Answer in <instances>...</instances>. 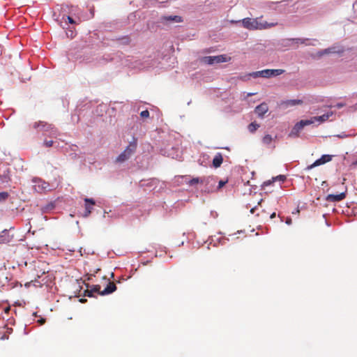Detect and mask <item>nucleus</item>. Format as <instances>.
Segmentation results:
<instances>
[{"label": "nucleus", "mask_w": 357, "mask_h": 357, "mask_svg": "<svg viewBox=\"0 0 357 357\" xmlns=\"http://www.w3.org/2000/svg\"><path fill=\"white\" fill-rule=\"evenodd\" d=\"M243 26L249 30H262L275 26L277 23L261 22L259 18L246 17L242 20Z\"/></svg>", "instance_id": "obj_1"}, {"label": "nucleus", "mask_w": 357, "mask_h": 357, "mask_svg": "<svg viewBox=\"0 0 357 357\" xmlns=\"http://www.w3.org/2000/svg\"><path fill=\"white\" fill-rule=\"evenodd\" d=\"M137 146V139L134 138L133 141L130 142L126 149L116 158V162L122 163L128 160L136 151Z\"/></svg>", "instance_id": "obj_2"}, {"label": "nucleus", "mask_w": 357, "mask_h": 357, "mask_svg": "<svg viewBox=\"0 0 357 357\" xmlns=\"http://www.w3.org/2000/svg\"><path fill=\"white\" fill-rule=\"evenodd\" d=\"M284 73V70L282 69H265L259 71L252 72L248 74V76L254 78L264 77L269 78L271 77H276L282 75Z\"/></svg>", "instance_id": "obj_3"}, {"label": "nucleus", "mask_w": 357, "mask_h": 357, "mask_svg": "<svg viewBox=\"0 0 357 357\" xmlns=\"http://www.w3.org/2000/svg\"><path fill=\"white\" fill-rule=\"evenodd\" d=\"M230 59L226 55H218V56H208L202 58V61L207 64H213V63H219L227 62Z\"/></svg>", "instance_id": "obj_4"}, {"label": "nucleus", "mask_w": 357, "mask_h": 357, "mask_svg": "<svg viewBox=\"0 0 357 357\" xmlns=\"http://www.w3.org/2000/svg\"><path fill=\"white\" fill-rule=\"evenodd\" d=\"M332 158H333V155H328V154L323 155L320 158H319L317 160H315L312 164L307 166L305 168V171H310V169H312L314 167H316L319 166V165H324V164L331 161Z\"/></svg>", "instance_id": "obj_5"}, {"label": "nucleus", "mask_w": 357, "mask_h": 357, "mask_svg": "<svg viewBox=\"0 0 357 357\" xmlns=\"http://www.w3.org/2000/svg\"><path fill=\"white\" fill-rule=\"evenodd\" d=\"M84 202H85V206H84L85 211L83 214V216L84 218H87L91 213V211L93 210V206L96 204V202H95L94 199H93L91 198H85Z\"/></svg>", "instance_id": "obj_6"}, {"label": "nucleus", "mask_w": 357, "mask_h": 357, "mask_svg": "<svg viewBox=\"0 0 357 357\" xmlns=\"http://www.w3.org/2000/svg\"><path fill=\"white\" fill-rule=\"evenodd\" d=\"M346 197V192H341L338 195H328L326 199L328 202H336L344 199Z\"/></svg>", "instance_id": "obj_7"}, {"label": "nucleus", "mask_w": 357, "mask_h": 357, "mask_svg": "<svg viewBox=\"0 0 357 357\" xmlns=\"http://www.w3.org/2000/svg\"><path fill=\"white\" fill-rule=\"evenodd\" d=\"M268 107L266 103L263 102L256 107L255 112L259 117H263L264 115L268 112Z\"/></svg>", "instance_id": "obj_8"}, {"label": "nucleus", "mask_w": 357, "mask_h": 357, "mask_svg": "<svg viewBox=\"0 0 357 357\" xmlns=\"http://www.w3.org/2000/svg\"><path fill=\"white\" fill-rule=\"evenodd\" d=\"M13 240V236L9 234L7 230H4L0 233V244L1 243H8Z\"/></svg>", "instance_id": "obj_9"}, {"label": "nucleus", "mask_w": 357, "mask_h": 357, "mask_svg": "<svg viewBox=\"0 0 357 357\" xmlns=\"http://www.w3.org/2000/svg\"><path fill=\"white\" fill-rule=\"evenodd\" d=\"M162 22H182V17L178 15H170V16H162L161 17Z\"/></svg>", "instance_id": "obj_10"}, {"label": "nucleus", "mask_w": 357, "mask_h": 357, "mask_svg": "<svg viewBox=\"0 0 357 357\" xmlns=\"http://www.w3.org/2000/svg\"><path fill=\"white\" fill-rule=\"evenodd\" d=\"M116 289V286L114 282H109L107 286L105 288L103 291L100 292V295H106L109 294L114 291H115Z\"/></svg>", "instance_id": "obj_11"}, {"label": "nucleus", "mask_w": 357, "mask_h": 357, "mask_svg": "<svg viewBox=\"0 0 357 357\" xmlns=\"http://www.w3.org/2000/svg\"><path fill=\"white\" fill-rule=\"evenodd\" d=\"M334 114V112L332 111H330L327 112L326 114H324L321 116H314V119L316 122H319V123L325 122L329 119L331 116H332Z\"/></svg>", "instance_id": "obj_12"}, {"label": "nucleus", "mask_w": 357, "mask_h": 357, "mask_svg": "<svg viewBox=\"0 0 357 357\" xmlns=\"http://www.w3.org/2000/svg\"><path fill=\"white\" fill-rule=\"evenodd\" d=\"M223 162L222 153H218L213 159V166L215 168L220 167Z\"/></svg>", "instance_id": "obj_13"}, {"label": "nucleus", "mask_w": 357, "mask_h": 357, "mask_svg": "<svg viewBox=\"0 0 357 357\" xmlns=\"http://www.w3.org/2000/svg\"><path fill=\"white\" fill-rule=\"evenodd\" d=\"M303 100H287L285 101L282 102L281 105H284L286 107H293L297 105H302Z\"/></svg>", "instance_id": "obj_14"}, {"label": "nucleus", "mask_w": 357, "mask_h": 357, "mask_svg": "<svg viewBox=\"0 0 357 357\" xmlns=\"http://www.w3.org/2000/svg\"><path fill=\"white\" fill-rule=\"evenodd\" d=\"M316 121L314 119V116L312 117L310 119H306V120H301L299 122L297 123V128H304L306 126L311 125L314 123H315Z\"/></svg>", "instance_id": "obj_15"}, {"label": "nucleus", "mask_w": 357, "mask_h": 357, "mask_svg": "<svg viewBox=\"0 0 357 357\" xmlns=\"http://www.w3.org/2000/svg\"><path fill=\"white\" fill-rule=\"evenodd\" d=\"M100 287L99 285H94L91 290L87 289L85 291L84 296L91 297L92 296L93 292H98L100 294Z\"/></svg>", "instance_id": "obj_16"}, {"label": "nucleus", "mask_w": 357, "mask_h": 357, "mask_svg": "<svg viewBox=\"0 0 357 357\" xmlns=\"http://www.w3.org/2000/svg\"><path fill=\"white\" fill-rule=\"evenodd\" d=\"M40 126H41V127H43V128L47 127V129H52V128H53L52 127V125H50V124H49V125H48V124H47V123H46L45 122H44V121L35 122V123H33V128H36H36H38V127H40Z\"/></svg>", "instance_id": "obj_17"}, {"label": "nucleus", "mask_w": 357, "mask_h": 357, "mask_svg": "<svg viewBox=\"0 0 357 357\" xmlns=\"http://www.w3.org/2000/svg\"><path fill=\"white\" fill-rule=\"evenodd\" d=\"M303 129V128H297V123L294 126L291 132L289 133L290 137H296L298 135L299 132Z\"/></svg>", "instance_id": "obj_18"}, {"label": "nucleus", "mask_w": 357, "mask_h": 357, "mask_svg": "<svg viewBox=\"0 0 357 357\" xmlns=\"http://www.w3.org/2000/svg\"><path fill=\"white\" fill-rule=\"evenodd\" d=\"M262 142L264 144L266 145H269L271 144V142H273V137L271 135H266L263 139H262Z\"/></svg>", "instance_id": "obj_19"}, {"label": "nucleus", "mask_w": 357, "mask_h": 357, "mask_svg": "<svg viewBox=\"0 0 357 357\" xmlns=\"http://www.w3.org/2000/svg\"><path fill=\"white\" fill-rule=\"evenodd\" d=\"M9 197V194L7 192H0V204L4 203Z\"/></svg>", "instance_id": "obj_20"}, {"label": "nucleus", "mask_w": 357, "mask_h": 357, "mask_svg": "<svg viewBox=\"0 0 357 357\" xmlns=\"http://www.w3.org/2000/svg\"><path fill=\"white\" fill-rule=\"evenodd\" d=\"M259 127V125L256 123L255 122H252L251 123L249 126H248V129L250 130V132H254L255 130H257V129Z\"/></svg>", "instance_id": "obj_21"}, {"label": "nucleus", "mask_w": 357, "mask_h": 357, "mask_svg": "<svg viewBox=\"0 0 357 357\" xmlns=\"http://www.w3.org/2000/svg\"><path fill=\"white\" fill-rule=\"evenodd\" d=\"M38 187L40 188L42 190H47L49 184L45 181H43V182H40V184H38Z\"/></svg>", "instance_id": "obj_22"}, {"label": "nucleus", "mask_w": 357, "mask_h": 357, "mask_svg": "<svg viewBox=\"0 0 357 357\" xmlns=\"http://www.w3.org/2000/svg\"><path fill=\"white\" fill-rule=\"evenodd\" d=\"M199 182H202V181H201L199 178H192V180H190L189 181V185H195Z\"/></svg>", "instance_id": "obj_23"}, {"label": "nucleus", "mask_w": 357, "mask_h": 357, "mask_svg": "<svg viewBox=\"0 0 357 357\" xmlns=\"http://www.w3.org/2000/svg\"><path fill=\"white\" fill-rule=\"evenodd\" d=\"M140 116L142 118H148L149 116V112L147 109L144 110L141 112Z\"/></svg>", "instance_id": "obj_24"}, {"label": "nucleus", "mask_w": 357, "mask_h": 357, "mask_svg": "<svg viewBox=\"0 0 357 357\" xmlns=\"http://www.w3.org/2000/svg\"><path fill=\"white\" fill-rule=\"evenodd\" d=\"M332 51H331V48H328V49H326L323 51H321L319 52V56H322L324 54H329V53H331Z\"/></svg>", "instance_id": "obj_25"}, {"label": "nucleus", "mask_w": 357, "mask_h": 357, "mask_svg": "<svg viewBox=\"0 0 357 357\" xmlns=\"http://www.w3.org/2000/svg\"><path fill=\"white\" fill-rule=\"evenodd\" d=\"M43 144L46 147H51L52 146L54 142L52 140H45Z\"/></svg>", "instance_id": "obj_26"}, {"label": "nucleus", "mask_w": 357, "mask_h": 357, "mask_svg": "<svg viewBox=\"0 0 357 357\" xmlns=\"http://www.w3.org/2000/svg\"><path fill=\"white\" fill-rule=\"evenodd\" d=\"M273 181L280 180L284 181L286 179V177L284 175H280L276 176L275 178H273Z\"/></svg>", "instance_id": "obj_27"}, {"label": "nucleus", "mask_w": 357, "mask_h": 357, "mask_svg": "<svg viewBox=\"0 0 357 357\" xmlns=\"http://www.w3.org/2000/svg\"><path fill=\"white\" fill-rule=\"evenodd\" d=\"M227 181H219V183H218V189L222 188V187L226 184V183H227Z\"/></svg>", "instance_id": "obj_28"}, {"label": "nucleus", "mask_w": 357, "mask_h": 357, "mask_svg": "<svg viewBox=\"0 0 357 357\" xmlns=\"http://www.w3.org/2000/svg\"><path fill=\"white\" fill-rule=\"evenodd\" d=\"M67 20H68V22L70 23V24H75V22L74 21V20L70 17V16H67Z\"/></svg>", "instance_id": "obj_29"}, {"label": "nucleus", "mask_w": 357, "mask_h": 357, "mask_svg": "<svg viewBox=\"0 0 357 357\" xmlns=\"http://www.w3.org/2000/svg\"><path fill=\"white\" fill-rule=\"evenodd\" d=\"M345 105H346L345 103L339 102V103L335 105V107H337V108H342L344 106H345Z\"/></svg>", "instance_id": "obj_30"}, {"label": "nucleus", "mask_w": 357, "mask_h": 357, "mask_svg": "<svg viewBox=\"0 0 357 357\" xmlns=\"http://www.w3.org/2000/svg\"><path fill=\"white\" fill-rule=\"evenodd\" d=\"M38 322L40 324V325H43V324L45 323V319H43V318H41L40 319L38 320Z\"/></svg>", "instance_id": "obj_31"}, {"label": "nucleus", "mask_w": 357, "mask_h": 357, "mask_svg": "<svg viewBox=\"0 0 357 357\" xmlns=\"http://www.w3.org/2000/svg\"><path fill=\"white\" fill-rule=\"evenodd\" d=\"M286 223L289 225H291V218H287L286 220Z\"/></svg>", "instance_id": "obj_32"}, {"label": "nucleus", "mask_w": 357, "mask_h": 357, "mask_svg": "<svg viewBox=\"0 0 357 357\" xmlns=\"http://www.w3.org/2000/svg\"><path fill=\"white\" fill-rule=\"evenodd\" d=\"M45 271H41V272H40V275L39 273H37V274H36V275H37V277L40 278V275H42L45 274Z\"/></svg>", "instance_id": "obj_33"}, {"label": "nucleus", "mask_w": 357, "mask_h": 357, "mask_svg": "<svg viewBox=\"0 0 357 357\" xmlns=\"http://www.w3.org/2000/svg\"><path fill=\"white\" fill-rule=\"evenodd\" d=\"M271 183V181H268L264 182V184L265 185H270Z\"/></svg>", "instance_id": "obj_34"}, {"label": "nucleus", "mask_w": 357, "mask_h": 357, "mask_svg": "<svg viewBox=\"0 0 357 357\" xmlns=\"http://www.w3.org/2000/svg\"><path fill=\"white\" fill-rule=\"evenodd\" d=\"M275 215H276V214H275V213H273L271 215L270 218H271V219L274 218L275 217Z\"/></svg>", "instance_id": "obj_35"}, {"label": "nucleus", "mask_w": 357, "mask_h": 357, "mask_svg": "<svg viewBox=\"0 0 357 357\" xmlns=\"http://www.w3.org/2000/svg\"><path fill=\"white\" fill-rule=\"evenodd\" d=\"M255 210H256V207L252 208L250 209V213H254V212H255Z\"/></svg>", "instance_id": "obj_36"}, {"label": "nucleus", "mask_w": 357, "mask_h": 357, "mask_svg": "<svg viewBox=\"0 0 357 357\" xmlns=\"http://www.w3.org/2000/svg\"><path fill=\"white\" fill-rule=\"evenodd\" d=\"M297 41H299L301 42V43H304V40H301V39H296Z\"/></svg>", "instance_id": "obj_37"}, {"label": "nucleus", "mask_w": 357, "mask_h": 357, "mask_svg": "<svg viewBox=\"0 0 357 357\" xmlns=\"http://www.w3.org/2000/svg\"><path fill=\"white\" fill-rule=\"evenodd\" d=\"M56 132H57L56 130H54L53 135H56Z\"/></svg>", "instance_id": "obj_38"}, {"label": "nucleus", "mask_w": 357, "mask_h": 357, "mask_svg": "<svg viewBox=\"0 0 357 357\" xmlns=\"http://www.w3.org/2000/svg\"><path fill=\"white\" fill-rule=\"evenodd\" d=\"M261 202H262V199H260L258 204H260Z\"/></svg>", "instance_id": "obj_39"}, {"label": "nucleus", "mask_w": 357, "mask_h": 357, "mask_svg": "<svg viewBox=\"0 0 357 357\" xmlns=\"http://www.w3.org/2000/svg\"><path fill=\"white\" fill-rule=\"evenodd\" d=\"M354 164V165H357V160Z\"/></svg>", "instance_id": "obj_40"}]
</instances>
